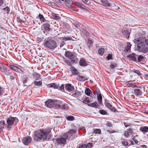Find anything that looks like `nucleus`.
<instances>
[{
  "instance_id": "1",
  "label": "nucleus",
  "mask_w": 148,
  "mask_h": 148,
  "mask_svg": "<svg viewBox=\"0 0 148 148\" xmlns=\"http://www.w3.org/2000/svg\"><path fill=\"white\" fill-rule=\"evenodd\" d=\"M49 133V131L41 129L34 132V138L35 140L43 141L46 139L47 135Z\"/></svg>"
},
{
  "instance_id": "2",
  "label": "nucleus",
  "mask_w": 148,
  "mask_h": 148,
  "mask_svg": "<svg viewBox=\"0 0 148 148\" xmlns=\"http://www.w3.org/2000/svg\"><path fill=\"white\" fill-rule=\"evenodd\" d=\"M145 40V38H139L135 39L134 40V42L137 44V50L138 51L142 52L145 46L144 43Z\"/></svg>"
},
{
  "instance_id": "3",
  "label": "nucleus",
  "mask_w": 148,
  "mask_h": 148,
  "mask_svg": "<svg viewBox=\"0 0 148 148\" xmlns=\"http://www.w3.org/2000/svg\"><path fill=\"white\" fill-rule=\"evenodd\" d=\"M18 121V120L16 117H10L9 118L7 121V127L8 129H11L12 127V125L14 122L15 123V125Z\"/></svg>"
},
{
  "instance_id": "4",
  "label": "nucleus",
  "mask_w": 148,
  "mask_h": 148,
  "mask_svg": "<svg viewBox=\"0 0 148 148\" xmlns=\"http://www.w3.org/2000/svg\"><path fill=\"white\" fill-rule=\"evenodd\" d=\"M44 45L48 48L53 49L56 47V42L53 40L49 39L44 42Z\"/></svg>"
},
{
  "instance_id": "5",
  "label": "nucleus",
  "mask_w": 148,
  "mask_h": 148,
  "mask_svg": "<svg viewBox=\"0 0 148 148\" xmlns=\"http://www.w3.org/2000/svg\"><path fill=\"white\" fill-rule=\"evenodd\" d=\"M55 106V108L58 110L61 109L62 110H67L68 109V106L67 104H63L62 105V101H58Z\"/></svg>"
},
{
  "instance_id": "6",
  "label": "nucleus",
  "mask_w": 148,
  "mask_h": 148,
  "mask_svg": "<svg viewBox=\"0 0 148 148\" xmlns=\"http://www.w3.org/2000/svg\"><path fill=\"white\" fill-rule=\"evenodd\" d=\"M57 100H54L52 99H50L46 101L45 102V105L47 107L49 108H53L56 109L55 108L56 104L58 101Z\"/></svg>"
},
{
  "instance_id": "7",
  "label": "nucleus",
  "mask_w": 148,
  "mask_h": 148,
  "mask_svg": "<svg viewBox=\"0 0 148 148\" xmlns=\"http://www.w3.org/2000/svg\"><path fill=\"white\" fill-rule=\"evenodd\" d=\"M101 4L103 5H104L107 7L112 6L113 7L114 5L116 6L117 3L112 1V2L110 3L107 0H101Z\"/></svg>"
},
{
  "instance_id": "8",
  "label": "nucleus",
  "mask_w": 148,
  "mask_h": 148,
  "mask_svg": "<svg viewBox=\"0 0 148 148\" xmlns=\"http://www.w3.org/2000/svg\"><path fill=\"white\" fill-rule=\"evenodd\" d=\"M71 96L77 98L78 99L81 100L82 98V93L80 92L77 91L71 92L70 94Z\"/></svg>"
},
{
  "instance_id": "9",
  "label": "nucleus",
  "mask_w": 148,
  "mask_h": 148,
  "mask_svg": "<svg viewBox=\"0 0 148 148\" xmlns=\"http://www.w3.org/2000/svg\"><path fill=\"white\" fill-rule=\"evenodd\" d=\"M32 140V138L31 137H26L23 138L22 142L25 145H27L31 142Z\"/></svg>"
},
{
  "instance_id": "10",
  "label": "nucleus",
  "mask_w": 148,
  "mask_h": 148,
  "mask_svg": "<svg viewBox=\"0 0 148 148\" xmlns=\"http://www.w3.org/2000/svg\"><path fill=\"white\" fill-rule=\"evenodd\" d=\"M0 68L1 71L5 75H11L12 73L10 70L7 69L5 66H2Z\"/></svg>"
},
{
  "instance_id": "11",
  "label": "nucleus",
  "mask_w": 148,
  "mask_h": 148,
  "mask_svg": "<svg viewBox=\"0 0 148 148\" xmlns=\"http://www.w3.org/2000/svg\"><path fill=\"white\" fill-rule=\"evenodd\" d=\"M104 104L105 106L111 111H116V108L112 106L111 104L108 102V100H105Z\"/></svg>"
},
{
  "instance_id": "12",
  "label": "nucleus",
  "mask_w": 148,
  "mask_h": 148,
  "mask_svg": "<svg viewBox=\"0 0 148 148\" xmlns=\"http://www.w3.org/2000/svg\"><path fill=\"white\" fill-rule=\"evenodd\" d=\"M10 69L17 72L19 73L22 74L23 73V72L21 69L13 65H10Z\"/></svg>"
},
{
  "instance_id": "13",
  "label": "nucleus",
  "mask_w": 148,
  "mask_h": 148,
  "mask_svg": "<svg viewBox=\"0 0 148 148\" xmlns=\"http://www.w3.org/2000/svg\"><path fill=\"white\" fill-rule=\"evenodd\" d=\"M65 56L66 58H69L70 60L73 59L75 57V55L72 52L69 51L65 52Z\"/></svg>"
},
{
  "instance_id": "14",
  "label": "nucleus",
  "mask_w": 148,
  "mask_h": 148,
  "mask_svg": "<svg viewBox=\"0 0 148 148\" xmlns=\"http://www.w3.org/2000/svg\"><path fill=\"white\" fill-rule=\"evenodd\" d=\"M136 56H137V55H136L135 53H132L127 55V57L129 59L136 62L137 59Z\"/></svg>"
},
{
  "instance_id": "15",
  "label": "nucleus",
  "mask_w": 148,
  "mask_h": 148,
  "mask_svg": "<svg viewBox=\"0 0 148 148\" xmlns=\"http://www.w3.org/2000/svg\"><path fill=\"white\" fill-rule=\"evenodd\" d=\"M65 88L66 90L69 92L72 91L74 89V86H72L71 84H66Z\"/></svg>"
},
{
  "instance_id": "16",
  "label": "nucleus",
  "mask_w": 148,
  "mask_h": 148,
  "mask_svg": "<svg viewBox=\"0 0 148 148\" xmlns=\"http://www.w3.org/2000/svg\"><path fill=\"white\" fill-rule=\"evenodd\" d=\"M79 65L82 66H85L88 65V64L85 59L82 58L79 61Z\"/></svg>"
},
{
  "instance_id": "17",
  "label": "nucleus",
  "mask_w": 148,
  "mask_h": 148,
  "mask_svg": "<svg viewBox=\"0 0 148 148\" xmlns=\"http://www.w3.org/2000/svg\"><path fill=\"white\" fill-rule=\"evenodd\" d=\"M50 25L47 22L42 25L43 30L46 31H49L50 30Z\"/></svg>"
},
{
  "instance_id": "18",
  "label": "nucleus",
  "mask_w": 148,
  "mask_h": 148,
  "mask_svg": "<svg viewBox=\"0 0 148 148\" xmlns=\"http://www.w3.org/2000/svg\"><path fill=\"white\" fill-rule=\"evenodd\" d=\"M121 32L124 36L127 38H129L130 33L128 30L126 29H123L122 30Z\"/></svg>"
},
{
  "instance_id": "19",
  "label": "nucleus",
  "mask_w": 148,
  "mask_h": 148,
  "mask_svg": "<svg viewBox=\"0 0 148 148\" xmlns=\"http://www.w3.org/2000/svg\"><path fill=\"white\" fill-rule=\"evenodd\" d=\"M70 70L73 75H76L79 73V72L77 69L73 66H71Z\"/></svg>"
},
{
  "instance_id": "20",
  "label": "nucleus",
  "mask_w": 148,
  "mask_h": 148,
  "mask_svg": "<svg viewBox=\"0 0 148 148\" xmlns=\"http://www.w3.org/2000/svg\"><path fill=\"white\" fill-rule=\"evenodd\" d=\"M56 140L59 144L62 143L63 144H65L66 143V140L63 138H57Z\"/></svg>"
},
{
  "instance_id": "21",
  "label": "nucleus",
  "mask_w": 148,
  "mask_h": 148,
  "mask_svg": "<svg viewBox=\"0 0 148 148\" xmlns=\"http://www.w3.org/2000/svg\"><path fill=\"white\" fill-rule=\"evenodd\" d=\"M134 94L136 96H140L143 93L142 91L139 89H136L134 90Z\"/></svg>"
},
{
  "instance_id": "22",
  "label": "nucleus",
  "mask_w": 148,
  "mask_h": 148,
  "mask_svg": "<svg viewBox=\"0 0 148 148\" xmlns=\"http://www.w3.org/2000/svg\"><path fill=\"white\" fill-rule=\"evenodd\" d=\"M38 17L39 18L40 21L41 22V23H46L47 22H49V21H47L45 19L43 15L40 14H39Z\"/></svg>"
},
{
  "instance_id": "23",
  "label": "nucleus",
  "mask_w": 148,
  "mask_h": 148,
  "mask_svg": "<svg viewBox=\"0 0 148 148\" xmlns=\"http://www.w3.org/2000/svg\"><path fill=\"white\" fill-rule=\"evenodd\" d=\"M47 87L48 88H53L54 89H58V86L54 83L47 84Z\"/></svg>"
},
{
  "instance_id": "24",
  "label": "nucleus",
  "mask_w": 148,
  "mask_h": 148,
  "mask_svg": "<svg viewBox=\"0 0 148 148\" xmlns=\"http://www.w3.org/2000/svg\"><path fill=\"white\" fill-rule=\"evenodd\" d=\"M131 46V45L130 42H128L127 43V46L124 49L125 52L126 53L127 52L129 51L130 50Z\"/></svg>"
},
{
  "instance_id": "25",
  "label": "nucleus",
  "mask_w": 148,
  "mask_h": 148,
  "mask_svg": "<svg viewBox=\"0 0 148 148\" xmlns=\"http://www.w3.org/2000/svg\"><path fill=\"white\" fill-rule=\"evenodd\" d=\"M82 34L84 37H87L89 35V33L84 29H82Z\"/></svg>"
},
{
  "instance_id": "26",
  "label": "nucleus",
  "mask_w": 148,
  "mask_h": 148,
  "mask_svg": "<svg viewBox=\"0 0 148 148\" xmlns=\"http://www.w3.org/2000/svg\"><path fill=\"white\" fill-rule=\"evenodd\" d=\"M17 19L19 21L22 22L23 23L25 21V18L23 16H19L17 18Z\"/></svg>"
},
{
  "instance_id": "27",
  "label": "nucleus",
  "mask_w": 148,
  "mask_h": 148,
  "mask_svg": "<svg viewBox=\"0 0 148 148\" xmlns=\"http://www.w3.org/2000/svg\"><path fill=\"white\" fill-rule=\"evenodd\" d=\"M75 4L78 7V8L82 9H85V6L82 4L81 3H79L78 2H75Z\"/></svg>"
},
{
  "instance_id": "28",
  "label": "nucleus",
  "mask_w": 148,
  "mask_h": 148,
  "mask_svg": "<svg viewBox=\"0 0 148 148\" xmlns=\"http://www.w3.org/2000/svg\"><path fill=\"white\" fill-rule=\"evenodd\" d=\"M80 101L85 103L91 102V101H90V100L88 97H86L85 98L82 97Z\"/></svg>"
},
{
  "instance_id": "29",
  "label": "nucleus",
  "mask_w": 148,
  "mask_h": 148,
  "mask_svg": "<svg viewBox=\"0 0 148 148\" xmlns=\"http://www.w3.org/2000/svg\"><path fill=\"white\" fill-rule=\"evenodd\" d=\"M89 106L91 107L97 108L99 107V105L98 104L97 102H95L93 103L90 104Z\"/></svg>"
},
{
  "instance_id": "30",
  "label": "nucleus",
  "mask_w": 148,
  "mask_h": 148,
  "mask_svg": "<svg viewBox=\"0 0 148 148\" xmlns=\"http://www.w3.org/2000/svg\"><path fill=\"white\" fill-rule=\"evenodd\" d=\"M5 122L4 120H2L0 121V131L2 130L3 128H4Z\"/></svg>"
},
{
  "instance_id": "31",
  "label": "nucleus",
  "mask_w": 148,
  "mask_h": 148,
  "mask_svg": "<svg viewBox=\"0 0 148 148\" xmlns=\"http://www.w3.org/2000/svg\"><path fill=\"white\" fill-rule=\"evenodd\" d=\"M52 16L54 20H58L61 19V18L59 16H57L54 13H52Z\"/></svg>"
},
{
  "instance_id": "32",
  "label": "nucleus",
  "mask_w": 148,
  "mask_h": 148,
  "mask_svg": "<svg viewBox=\"0 0 148 148\" xmlns=\"http://www.w3.org/2000/svg\"><path fill=\"white\" fill-rule=\"evenodd\" d=\"M97 95V100L98 101L99 103L100 104H101L102 103V96L101 95V94H99Z\"/></svg>"
},
{
  "instance_id": "33",
  "label": "nucleus",
  "mask_w": 148,
  "mask_h": 148,
  "mask_svg": "<svg viewBox=\"0 0 148 148\" xmlns=\"http://www.w3.org/2000/svg\"><path fill=\"white\" fill-rule=\"evenodd\" d=\"M140 130L143 132H148V127H141L140 128Z\"/></svg>"
},
{
  "instance_id": "34",
  "label": "nucleus",
  "mask_w": 148,
  "mask_h": 148,
  "mask_svg": "<svg viewBox=\"0 0 148 148\" xmlns=\"http://www.w3.org/2000/svg\"><path fill=\"white\" fill-rule=\"evenodd\" d=\"M93 133L95 134H100L101 133V130L99 129H93Z\"/></svg>"
},
{
  "instance_id": "35",
  "label": "nucleus",
  "mask_w": 148,
  "mask_h": 148,
  "mask_svg": "<svg viewBox=\"0 0 148 148\" xmlns=\"http://www.w3.org/2000/svg\"><path fill=\"white\" fill-rule=\"evenodd\" d=\"M2 10L3 12H6L7 14H9L10 11V8L8 6H6L5 8H3Z\"/></svg>"
},
{
  "instance_id": "36",
  "label": "nucleus",
  "mask_w": 148,
  "mask_h": 148,
  "mask_svg": "<svg viewBox=\"0 0 148 148\" xmlns=\"http://www.w3.org/2000/svg\"><path fill=\"white\" fill-rule=\"evenodd\" d=\"M104 50L105 49L104 48H101L99 49L98 51V53L101 56H102L104 53Z\"/></svg>"
},
{
  "instance_id": "37",
  "label": "nucleus",
  "mask_w": 148,
  "mask_h": 148,
  "mask_svg": "<svg viewBox=\"0 0 148 148\" xmlns=\"http://www.w3.org/2000/svg\"><path fill=\"white\" fill-rule=\"evenodd\" d=\"M28 80V77L26 75H24L23 77V82L24 84L27 83Z\"/></svg>"
},
{
  "instance_id": "38",
  "label": "nucleus",
  "mask_w": 148,
  "mask_h": 148,
  "mask_svg": "<svg viewBox=\"0 0 148 148\" xmlns=\"http://www.w3.org/2000/svg\"><path fill=\"white\" fill-rule=\"evenodd\" d=\"M85 93L86 95L88 96H90V94H92L91 91L88 88H87L85 90Z\"/></svg>"
},
{
  "instance_id": "39",
  "label": "nucleus",
  "mask_w": 148,
  "mask_h": 148,
  "mask_svg": "<svg viewBox=\"0 0 148 148\" xmlns=\"http://www.w3.org/2000/svg\"><path fill=\"white\" fill-rule=\"evenodd\" d=\"M63 58L64 61L67 64V65L69 66H71V63L68 60H67L66 58L64 57Z\"/></svg>"
},
{
  "instance_id": "40",
  "label": "nucleus",
  "mask_w": 148,
  "mask_h": 148,
  "mask_svg": "<svg viewBox=\"0 0 148 148\" xmlns=\"http://www.w3.org/2000/svg\"><path fill=\"white\" fill-rule=\"evenodd\" d=\"M67 120L69 121H72L75 120V118L72 116H69L66 118Z\"/></svg>"
},
{
  "instance_id": "41",
  "label": "nucleus",
  "mask_w": 148,
  "mask_h": 148,
  "mask_svg": "<svg viewBox=\"0 0 148 148\" xmlns=\"http://www.w3.org/2000/svg\"><path fill=\"white\" fill-rule=\"evenodd\" d=\"M138 60L137 61L138 62H141L143 59L144 57L141 55H138Z\"/></svg>"
},
{
  "instance_id": "42",
  "label": "nucleus",
  "mask_w": 148,
  "mask_h": 148,
  "mask_svg": "<svg viewBox=\"0 0 148 148\" xmlns=\"http://www.w3.org/2000/svg\"><path fill=\"white\" fill-rule=\"evenodd\" d=\"M42 81H35L34 82V84L36 86H40L42 85Z\"/></svg>"
},
{
  "instance_id": "43",
  "label": "nucleus",
  "mask_w": 148,
  "mask_h": 148,
  "mask_svg": "<svg viewBox=\"0 0 148 148\" xmlns=\"http://www.w3.org/2000/svg\"><path fill=\"white\" fill-rule=\"evenodd\" d=\"M84 3L87 5H89L90 4V0H81Z\"/></svg>"
},
{
  "instance_id": "44",
  "label": "nucleus",
  "mask_w": 148,
  "mask_h": 148,
  "mask_svg": "<svg viewBox=\"0 0 148 148\" xmlns=\"http://www.w3.org/2000/svg\"><path fill=\"white\" fill-rule=\"evenodd\" d=\"M133 72L134 73H136L139 76H141L142 74L138 70H133Z\"/></svg>"
},
{
  "instance_id": "45",
  "label": "nucleus",
  "mask_w": 148,
  "mask_h": 148,
  "mask_svg": "<svg viewBox=\"0 0 148 148\" xmlns=\"http://www.w3.org/2000/svg\"><path fill=\"white\" fill-rule=\"evenodd\" d=\"M124 135L127 138L130 136V135H131L127 130L125 132L124 134Z\"/></svg>"
},
{
  "instance_id": "46",
  "label": "nucleus",
  "mask_w": 148,
  "mask_h": 148,
  "mask_svg": "<svg viewBox=\"0 0 148 148\" xmlns=\"http://www.w3.org/2000/svg\"><path fill=\"white\" fill-rule=\"evenodd\" d=\"M64 84H62L61 86L59 87L58 89L60 90L62 92H64Z\"/></svg>"
},
{
  "instance_id": "47",
  "label": "nucleus",
  "mask_w": 148,
  "mask_h": 148,
  "mask_svg": "<svg viewBox=\"0 0 148 148\" xmlns=\"http://www.w3.org/2000/svg\"><path fill=\"white\" fill-rule=\"evenodd\" d=\"M62 40L64 41H66L67 40H71L72 39L71 37H67L62 38Z\"/></svg>"
},
{
  "instance_id": "48",
  "label": "nucleus",
  "mask_w": 148,
  "mask_h": 148,
  "mask_svg": "<svg viewBox=\"0 0 148 148\" xmlns=\"http://www.w3.org/2000/svg\"><path fill=\"white\" fill-rule=\"evenodd\" d=\"M117 64L114 63H111L110 66V67L112 69L115 68V67H117Z\"/></svg>"
},
{
  "instance_id": "49",
  "label": "nucleus",
  "mask_w": 148,
  "mask_h": 148,
  "mask_svg": "<svg viewBox=\"0 0 148 148\" xmlns=\"http://www.w3.org/2000/svg\"><path fill=\"white\" fill-rule=\"evenodd\" d=\"M148 51V47H146L144 48L142 52L143 53H146Z\"/></svg>"
},
{
  "instance_id": "50",
  "label": "nucleus",
  "mask_w": 148,
  "mask_h": 148,
  "mask_svg": "<svg viewBox=\"0 0 148 148\" xmlns=\"http://www.w3.org/2000/svg\"><path fill=\"white\" fill-rule=\"evenodd\" d=\"M92 145V143H88L87 145H86L87 148H91Z\"/></svg>"
},
{
  "instance_id": "51",
  "label": "nucleus",
  "mask_w": 148,
  "mask_h": 148,
  "mask_svg": "<svg viewBox=\"0 0 148 148\" xmlns=\"http://www.w3.org/2000/svg\"><path fill=\"white\" fill-rule=\"evenodd\" d=\"M128 86H130L132 87H137L138 86L135 85H134L132 83L128 84L127 85Z\"/></svg>"
},
{
  "instance_id": "52",
  "label": "nucleus",
  "mask_w": 148,
  "mask_h": 148,
  "mask_svg": "<svg viewBox=\"0 0 148 148\" xmlns=\"http://www.w3.org/2000/svg\"><path fill=\"white\" fill-rule=\"evenodd\" d=\"M127 132L131 135L133 132V131L132 130V128H129V129H127Z\"/></svg>"
},
{
  "instance_id": "53",
  "label": "nucleus",
  "mask_w": 148,
  "mask_h": 148,
  "mask_svg": "<svg viewBox=\"0 0 148 148\" xmlns=\"http://www.w3.org/2000/svg\"><path fill=\"white\" fill-rule=\"evenodd\" d=\"M87 43L88 44H89V47H90V45L92 43H93V42H92V41L90 39H88V40H87Z\"/></svg>"
},
{
  "instance_id": "54",
  "label": "nucleus",
  "mask_w": 148,
  "mask_h": 148,
  "mask_svg": "<svg viewBox=\"0 0 148 148\" xmlns=\"http://www.w3.org/2000/svg\"><path fill=\"white\" fill-rule=\"evenodd\" d=\"M75 131L73 129H71V130H69L68 133L69 134H72L75 133Z\"/></svg>"
},
{
  "instance_id": "55",
  "label": "nucleus",
  "mask_w": 148,
  "mask_h": 148,
  "mask_svg": "<svg viewBox=\"0 0 148 148\" xmlns=\"http://www.w3.org/2000/svg\"><path fill=\"white\" fill-rule=\"evenodd\" d=\"M10 76V79L11 80H13L15 79V76L14 75H13L12 73V74L11 75H8Z\"/></svg>"
},
{
  "instance_id": "56",
  "label": "nucleus",
  "mask_w": 148,
  "mask_h": 148,
  "mask_svg": "<svg viewBox=\"0 0 148 148\" xmlns=\"http://www.w3.org/2000/svg\"><path fill=\"white\" fill-rule=\"evenodd\" d=\"M106 125L108 127H111L112 126V124L108 121L106 122Z\"/></svg>"
},
{
  "instance_id": "57",
  "label": "nucleus",
  "mask_w": 148,
  "mask_h": 148,
  "mask_svg": "<svg viewBox=\"0 0 148 148\" xmlns=\"http://www.w3.org/2000/svg\"><path fill=\"white\" fill-rule=\"evenodd\" d=\"M96 92L97 95H98L99 94H101L99 90V89L98 88H96Z\"/></svg>"
},
{
  "instance_id": "58",
  "label": "nucleus",
  "mask_w": 148,
  "mask_h": 148,
  "mask_svg": "<svg viewBox=\"0 0 148 148\" xmlns=\"http://www.w3.org/2000/svg\"><path fill=\"white\" fill-rule=\"evenodd\" d=\"M78 148H87L86 145L85 144H83L81 146H79Z\"/></svg>"
},
{
  "instance_id": "59",
  "label": "nucleus",
  "mask_w": 148,
  "mask_h": 148,
  "mask_svg": "<svg viewBox=\"0 0 148 148\" xmlns=\"http://www.w3.org/2000/svg\"><path fill=\"white\" fill-rule=\"evenodd\" d=\"M88 78L85 76H82V81H85L87 80Z\"/></svg>"
},
{
  "instance_id": "60",
  "label": "nucleus",
  "mask_w": 148,
  "mask_h": 148,
  "mask_svg": "<svg viewBox=\"0 0 148 148\" xmlns=\"http://www.w3.org/2000/svg\"><path fill=\"white\" fill-rule=\"evenodd\" d=\"M3 88L0 86V96L3 94Z\"/></svg>"
},
{
  "instance_id": "61",
  "label": "nucleus",
  "mask_w": 148,
  "mask_h": 148,
  "mask_svg": "<svg viewBox=\"0 0 148 148\" xmlns=\"http://www.w3.org/2000/svg\"><path fill=\"white\" fill-rule=\"evenodd\" d=\"M122 143V144L125 146H127L128 144V142L125 140L123 141Z\"/></svg>"
},
{
  "instance_id": "62",
  "label": "nucleus",
  "mask_w": 148,
  "mask_h": 148,
  "mask_svg": "<svg viewBox=\"0 0 148 148\" xmlns=\"http://www.w3.org/2000/svg\"><path fill=\"white\" fill-rule=\"evenodd\" d=\"M33 75L35 77H36L37 76H38L39 77H40V76L39 74L37 73H34L33 74Z\"/></svg>"
},
{
  "instance_id": "63",
  "label": "nucleus",
  "mask_w": 148,
  "mask_h": 148,
  "mask_svg": "<svg viewBox=\"0 0 148 148\" xmlns=\"http://www.w3.org/2000/svg\"><path fill=\"white\" fill-rule=\"evenodd\" d=\"M78 80L80 81H82V76H78L76 78Z\"/></svg>"
},
{
  "instance_id": "64",
  "label": "nucleus",
  "mask_w": 148,
  "mask_h": 148,
  "mask_svg": "<svg viewBox=\"0 0 148 148\" xmlns=\"http://www.w3.org/2000/svg\"><path fill=\"white\" fill-rule=\"evenodd\" d=\"M107 58L108 60L111 59L112 58V55L110 54H109L107 56Z\"/></svg>"
}]
</instances>
